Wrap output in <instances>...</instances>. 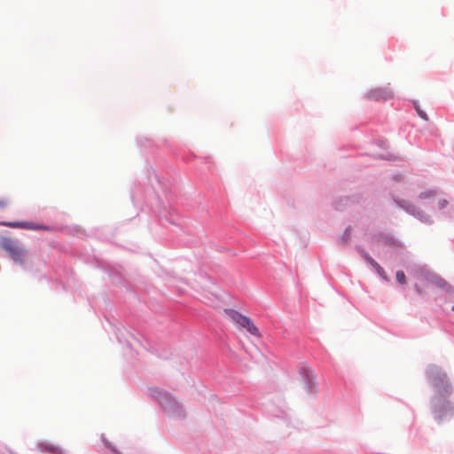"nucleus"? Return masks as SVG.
Wrapping results in <instances>:
<instances>
[{
	"instance_id": "nucleus-1",
	"label": "nucleus",
	"mask_w": 454,
	"mask_h": 454,
	"mask_svg": "<svg viewBox=\"0 0 454 454\" xmlns=\"http://www.w3.org/2000/svg\"><path fill=\"white\" fill-rule=\"evenodd\" d=\"M0 246L13 261L20 264L25 262L27 251L17 240L4 237L1 239Z\"/></svg>"
},
{
	"instance_id": "nucleus-2",
	"label": "nucleus",
	"mask_w": 454,
	"mask_h": 454,
	"mask_svg": "<svg viewBox=\"0 0 454 454\" xmlns=\"http://www.w3.org/2000/svg\"><path fill=\"white\" fill-rule=\"evenodd\" d=\"M224 313L230 320H231L233 323L237 324L238 325L247 329V331L250 334H252L255 337L261 336L259 329L254 325V324L249 317H247L240 314L239 311L231 309H224Z\"/></svg>"
},
{
	"instance_id": "nucleus-3",
	"label": "nucleus",
	"mask_w": 454,
	"mask_h": 454,
	"mask_svg": "<svg viewBox=\"0 0 454 454\" xmlns=\"http://www.w3.org/2000/svg\"><path fill=\"white\" fill-rule=\"evenodd\" d=\"M3 226L11 227V228H20L26 230H43V231H51V228L46 225L36 224L31 222H2L0 223Z\"/></svg>"
},
{
	"instance_id": "nucleus-4",
	"label": "nucleus",
	"mask_w": 454,
	"mask_h": 454,
	"mask_svg": "<svg viewBox=\"0 0 454 454\" xmlns=\"http://www.w3.org/2000/svg\"><path fill=\"white\" fill-rule=\"evenodd\" d=\"M161 406L166 411L173 413L180 409L179 404L174 399L171 398H165L161 402Z\"/></svg>"
},
{
	"instance_id": "nucleus-5",
	"label": "nucleus",
	"mask_w": 454,
	"mask_h": 454,
	"mask_svg": "<svg viewBox=\"0 0 454 454\" xmlns=\"http://www.w3.org/2000/svg\"><path fill=\"white\" fill-rule=\"evenodd\" d=\"M442 410L444 411L446 413H449L450 415H452L453 411H452V408L450 406L449 403H443L441 407L438 408V410L436 411V412H438L439 414L437 415V419L439 420L442 419H443V416L442 415Z\"/></svg>"
},
{
	"instance_id": "nucleus-6",
	"label": "nucleus",
	"mask_w": 454,
	"mask_h": 454,
	"mask_svg": "<svg viewBox=\"0 0 454 454\" xmlns=\"http://www.w3.org/2000/svg\"><path fill=\"white\" fill-rule=\"evenodd\" d=\"M414 108L416 109L418 115L421 119H423L424 121H427L429 120V117L427 114V113L425 111H423L417 103H414Z\"/></svg>"
},
{
	"instance_id": "nucleus-7",
	"label": "nucleus",
	"mask_w": 454,
	"mask_h": 454,
	"mask_svg": "<svg viewBox=\"0 0 454 454\" xmlns=\"http://www.w3.org/2000/svg\"><path fill=\"white\" fill-rule=\"evenodd\" d=\"M371 263L372 265L377 270V272L384 278L386 279V277L384 276V271L382 270V268L377 263L375 262L373 260H371Z\"/></svg>"
},
{
	"instance_id": "nucleus-8",
	"label": "nucleus",
	"mask_w": 454,
	"mask_h": 454,
	"mask_svg": "<svg viewBox=\"0 0 454 454\" xmlns=\"http://www.w3.org/2000/svg\"><path fill=\"white\" fill-rule=\"evenodd\" d=\"M435 195V192L434 191H427V192H421L420 195H419V198L421 199H429L433 196Z\"/></svg>"
},
{
	"instance_id": "nucleus-9",
	"label": "nucleus",
	"mask_w": 454,
	"mask_h": 454,
	"mask_svg": "<svg viewBox=\"0 0 454 454\" xmlns=\"http://www.w3.org/2000/svg\"><path fill=\"white\" fill-rule=\"evenodd\" d=\"M447 205V200H439L438 202H437V207L439 209H442L443 207H445Z\"/></svg>"
},
{
	"instance_id": "nucleus-10",
	"label": "nucleus",
	"mask_w": 454,
	"mask_h": 454,
	"mask_svg": "<svg viewBox=\"0 0 454 454\" xmlns=\"http://www.w3.org/2000/svg\"><path fill=\"white\" fill-rule=\"evenodd\" d=\"M398 278H399V284L405 283V276H404V274L403 272L399 271Z\"/></svg>"
},
{
	"instance_id": "nucleus-11",
	"label": "nucleus",
	"mask_w": 454,
	"mask_h": 454,
	"mask_svg": "<svg viewBox=\"0 0 454 454\" xmlns=\"http://www.w3.org/2000/svg\"><path fill=\"white\" fill-rule=\"evenodd\" d=\"M380 91V90H376L374 92H372L371 95H370V98H374L376 100L380 99V97L378 96V92Z\"/></svg>"
},
{
	"instance_id": "nucleus-12",
	"label": "nucleus",
	"mask_w": 454,
	"mask_h": 454,
	"mask_svg": "<svg viewBox=\"0 0 454 454\" xmlns=\"http://www.w3.org/2000/svg\"><path fill=\"white\" fill-rule=\"evenodd\" d=\"M8 202L4 199H0V208L5 207L7 206Z\"/></svg>"
},
{
	"instance_id": "nucleus-13",
	"label": "nucleus",
	"mask_w": 454,
	"mask_h": 454,
	"mask_svg": "<svg viewBox=\"0 0 454 454\" xmlns=\"http://www.w3.org/2000/svg\"><path fill=\"white\" fill-rule=\"evenodd\" d=\"M398 206H399V207H403V204H401L400 202L398 203Z\"/></svg>"
},
{
	"instance_id": "nucleus-14",
	"label": "nucleus",
	"mask_w": 454,
	"mask_h": 454,
	"mask_svg": "<svg viewBox=\"0 0 454 454\" xmlns=\"http://www.w3.org/2000/svg\"><path fill=\"white\" fill-rule=\"evenodd\" d=\"M452 310L454 311V306L452 307Z\"/></svg>"
}]
</instances>
